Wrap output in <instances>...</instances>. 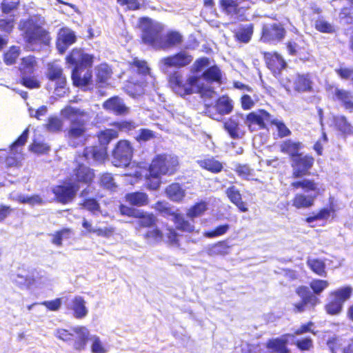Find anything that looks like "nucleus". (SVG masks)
<instances>
[{
    "instance_id": "f257e3e1",
    "label": "nucleus",
    "mask_w": 353,
    "mask_h": 353,
    "mask_svg": "<svg viewBox=\"0 0 353 353\" xmlns=\"http://www.w3.org/2000/svg\"><path fill=\"white\" fill-rule=\"evenodd\" d=\"M179 165L176 157L165 153L157 154L148 166V173L145 175L146 188L150 190H157L161 185V176L174 174Z\"/></svg>"
},
{
    "instance_id": "f03ea898",
    "label": "nucleus",
    "mask_w": 353,
    "mask_h": 353,
    "mask_svg": "<svg viewBox=\"0 0 353 353\" xmlns=\"http://www.w3.org/2000/svg\"><path fill=\"white\" fill-rule=\"evenodd\" d=\"M200 77L190 75L186 79L183 74L178 71H173L168 77L170 87L181 97L190 95L193 93L201 96L210 97L214 93V88L203 83H199Z\"/></svg>"
},
{
    "instance_id": "7ed1b4c3",
    "label": "nucleus",
    "mask_w": 353,
    "mask_h": 353,
    "mask_svg": "<svg viewBox=\"0 0 353 353\" xmlns=\"http://www.w3.org/2000/svg\"><path fill=\"white\" fill-rule=\"evenodd\" d=\"M330 285L327 280L314 279H312L309 286L310 291L306 285H299L295 289L296 294L301 298V301L292 304V311L294 313H302L307 308L314 310L316 306L321 303L318 295H320Z\"/></svg>"
},
{
    "instance_id": "20e7f679",
    "label": "nucleus",
    "mask_w": 353,
    "mask_h": 353,
    "mask_svg": "<svg viewBox=\"0 0 353 353\" xmlns=\"http://www.w3.org/2000/svg\"><path fill=\"white\" fill-rule=\"evenodd\" d=\"M60 114L64 119L69 121V126L65 130V137L69 141L83 139L87 132V122L84 117L87 112L78 108L68 105L63 108Z\"/></svg>"
},
{
    "instance_id": "39448f33",
    "label": "nucleus",
    "mask_w": 353,
    "mask_h": 353,
    "mask_svg": "<svg viewBox=\"0 0 353 353\" xmlns=\"http://www.w3.org/2000/svg\"><path fill=\"white\" fill-rule=\"evenodd\" d=\"M294 190L301 189L305 192H312V194L303 193L296 194L292 199V205L296 209H307L311 208L316 197L321 194L318 183L313 179H303L296 180L290 183Z\"/></svg>"
},
{
    "instance_id": "423d86ee",
    "label": "nucleus",
    "mask_w": 353,
    "mask_h": 353,
    "mask_svg": "<svg viewBox=\"0 0 353 353\" xmlns=\"http://www.w3.org/2000/svg\"><path fill=\"white\" fill-rule=\"evenodd\" d=\"M39 67L38 59L32 54L23 57L18 65L19 83L28 89L39 88L41 82L36 75Z\"/></svg>"
},
{
    "instance_id": "0eeeda50",
    "label": "nucleus",
    "mask_w": 353,
    "mask_h": 353,
    "mask_svg": "<svg viewBox=\"0 0 353 353\" xmlns=\"http://www.w3.org/2000/svg\"><path fill=\"white\" fill-rule=\"evenodd\" d=\"M20 30L23 31L24 38L28 43L48 45L50 32L39 25L34 19L28 18L21 22Z\"/></svg>"
},
{
    "instance_id": "6e6552de",
    "label": "nucleus",
    "mask_w": 353,
    "mask_h": 353,
    "mask_svg": "<svg viewBox=\"0 0 353 353\" xmlns=\"http://www.w3.org/2000/svg\"><path fill=\"white\" fill-rule=\"evenodd\" d=\"M352 294L353 288L350 285H345L330 291L328 300L324 306L326 313L332 316L340 314L345 302L351 298Z\"/></svg>"
},
{
    "instance_id": "1a4fd4ad",
    "label": "nucleus",
    "mask_w": 353,
    "mask_h": 353,
    "mask_svg": "<svg viewBox=\"0 0 353 353\" xmlns=\"http://www.w3.org/2000/svg\"><path fill=\"white\" fill-rule=\"evenodd\" d=\"M142 42L156 49H159L162 37L163 27L157 23H154L149 18L141 19Z\"/></svg>"
},
{
    "instance_id": "9d476101",
    "label": "nucleus",
    "mask_w": 353,
    "mask_h": 353,
    "mask_svg": "<svg viewBox=\"0 0 353 353\" xmlns=\"http://www.w3.org/2000/svg\"><path fill=\"white\" fill-rule=\"evenodd\" d=\"M134 154V148L127 139L117 142L112 150L113 163L117 167H127L130 165Z\"/></svg>"
},
{
    "instance_id": "9b49d317",
    "label": "nucleus",
    "mask_w": 353,
    "mask_h": 353,
    "mask_svg": "<svg viewBox=\"0 0 353 353\" xmlns=\"http://www.w3.org/2000/svg\"><path fill=\"white\" fill-rule=\"evenodd\" d=\"M78 157L74 160V167L70 174V180L79 187V185H92L95 180V170L83 163Z\"/></svg>"
},
{
    "instance_id": "f8f14e48",
    "label": "nucleus",
    "mask_w": 353,
    "mask_h": 353,
    "mask_svg": "<svg viewBox=\"0 0 353 353\" xmlns=\"http://www.w3.org/2000/svg\"><path fill=\"white\" fill-rule=\"evenodd\" d=\"M290 163L292 168V177L301 179L310 174V170L314 164V157L310 154H303L302 152L292 159Z\"/></svg>"
},
{
    "instance_id": "ddd939ff",
    "label": "nucleus",
    "mask_w": 353,
    "mask_h": 353,
    "mask_svg": "<svg viewBox=\"0 0 353 353\" xmlns=\"http://www.w3.org/2000/svg\"><path fill=\"white\" fill-rule=\"evenodd\" d=\"M287 31L281 23L264 24L262 26L260 39L263 43L277 44L285 37Z\"/></svg>"
},
{
    "instance_id": "4468645a",
    "label": "nucleus",
    "mask_w": 353,
    "mask_h": 353,
    "mask_svg": "<svg viewBox=\"0 0 353 353\" xmlns=\"http://www.w3.org/2000/svg\"><path fill=\"white\" fill-rule=\"evenodd\" d=\"M325 90L333 101L339 103L350 112H353V93L351 91L334 84H327Z\"/></svg>"
},
{
    "instance_id": "2eb2a0df",
    "label": "nucleus",
    "mask_w": 353,
    "mask_h": 353,
    "mask_svg": "<svg viewBox=\"0 0 353 353\" xmlns=\"http://www.w3.org/2000/svg\"><path fill=\"white\" fill-rule=\"evenodd\" d=\"M272 116L270 112L264 109H259L257 111L249 112L245 119V122L249 130L253 132L256 130L255 125L260 130L267 128L268 125H270L272 120Z\"/></svg>"
},
{
    "instance_id": "dca6fc26",
    "label": "nucleus",
    "mask_w": 353,
    "mask_h": 353,
    "mask_svg": "<svg viewBox=\"0 0 353 353\" xmlns=\"http://www.w3.org/2000/svg\"><path fill=\"white\" fill-rule=\"evenodd\" d=\"M243 120V114H235L223 121V128L230 138L239 139L244 136L245 131L242 123Z\"/></svg>"
},
{
    "instance_id": "f3484780",
    "label": "nucleus",
    "mask_w": 353,
    "mask_h": 353,
    "mask_svg": "<svg viewBox=\"0 0 353 353\" xmlns=\"http://www.w3.org/2000/svg\"><path fill=\"white\" fill-rule=\"evenodd\" d=\"M71 79L74 86L83 90H92L90 85L93 83L92 70L91 68H72Z\"/></svg>"
},
{
    "instance_id": "a211bd4d",
    "label": "nucleus",
    "mask_w": 353,
    "mask_h": 353,
    "mask_svg": "<svg viewBox=\"0 0 353 353\" xmlns=\"http://www.w3.org/2000/svg\"><path fill=\"white\" fill-rule=\"evenodd\" d=\"M94 57L85 53L82 49L73 48L65 57L67 63L73 66V68H92Z\"/></svg>"
},
{
    "instance_id": "6ab92c4d",
    "label": "nucleus",
    "mask_w": 353,
    "mask_h": 353,
    "mask_svg": "<svg viewBox=\"0 0 353 353\" xmlns=\"http://www.w3.org/2000/svg\"><path fill=\"white\" fill-rule=\"evenodd\" d=\"M45 76L49 82L54 83V90L57 94H59L58 92L60 90L66 88L67 78L61 67L54 64H49Z\"/></svg>"
},
{
    "instance_id": "aec40b11",
    "label": "nucleus",
    "mask_w": 353,
    "mask_h": 353,
    "mask_svg": "<svg viewBox=\"0 0 353 353\" xmlns=\"http://www.w3.org/2000/svg\"><path fill=\"white\" fill-rule=\"evenodd\" d=\"M192 61L193 57L190 54L185 51H180L174 54L162 58L160 60V63L166 68H181L190 65Z\"/></svg>"
},
{
    "instance_id": "412c9836",
    "label": "nucleus",
    "mask_w": 353,
    "mask_h": 353,
    "mask_svg": "<svg viewBox=\"0 0 353 353\" xmlns=\"http://www.w3.org/2000/svg\"><path fill=\"white\" fill-rule=\"evenodd\" d=\"M262 54L267 68L274 76L281 74V71L286 68L287 62L279 52H263Z\"/></svg>"
},
{
    "instance_id": "4be33fe9",
    "label": "nucleus",
    "mask_w": 353,
    "mask_h": 353,
    "mask_svg": "<svg viewBox=\"0 0 353 353\" xmlns=\"http://www.w3.org/2000/svg\"><path fill=\"white\" fill-rule=\"evenodd\" d=\"M79 187L74 183H68L66 185H57L52 189L55 199L62 204L71 202L78 192Z\"/></svg>"
},
{
    "instance_id": "5701e85b",
    "label": "nucleus",
    "mask_w": 353,
    "mask_h": 353,
    "mask_svg": "<svg viewBox=\"0 0 353 353\" xmlns=\"http://www.w3.org/2000/svg\"><path fill=\"white\" fill-rule=\"evenodd\" d=\"M77 157L80 160H84L87 162L90 161L99 163L104 162L108 158V150L106 147H102L101 145L86 146Z\"/></svg>"
},
{
    "instance_id": "b1692460",
    "label": "nucleus",
    "mask_w": 353,
    "mask_h": 353,
    "mask_svg": "<svg viewBox=\"0 0 353 353\" xmlns=\"http://www.w3.org/2000/svg\"><path fill=\"white\" fill-rule=\"evenodd\" d=\"M77 41L75 32L69 28L59 30L56 39V48L60 54H63L71 45Z\"/></svg>"
},
{
    "instance_id": "393cba45",
    "label": "nucleus",
    "mask_w": 353,
    "mask_h": 353,
    "mask_svg": "<svg viewBox=\"0 0 353 353\" xmlns=\"http://www.w3.org/2000/svg\"><path fill=\"white\" fill-rule=\"evenodd\" d=\"M303 45H300L294 40H290L285 45L290 56L297 57L301 61H307L310 59L309 47L303 41Z\"/></svg>"
},
{
    "instance_id": "a878e982",
    "label": "nucleus",
    "mask_w": 353,
    "mask_h": 353,
    "mask_svg": "<svg viewBox=\"0 0 353 353\" xmlns=\"http://www.w3.org/2000/svg\"><path fill=\"white\" fill-rule=\"evenodd\" d=\"M207 83L221 85L224 82L225 74L221 68L216 64H214L205 69L199 76Z\"/></svg>"
},
{
    "instance_id": "bb28decb",
    "label": "nucleus",
    "mask_w": 353,
    "mask_h": 353,
    "mask_svg": "<svg viewBox=\"0 0 353 353\" xmlns=\"http://www.w3.org/2000/svg\"><path fill=\"white\" fill-rule=\"evenodd\" d=\"M103 108L117 116L125 115L129 112V108L118 96H114L105 100L103 103Z\"/></svg>"
},
{
    "instance_id": "cd10ccee",
    "label": "nucleus",
    "mask_w": 353,
    "mask_h": 353,
    "mask_svg": "<svg viewBox=\"0 0 353 353\" xmlns=\"http://www.w3.org/2000/svg\"><path fill=\"white\" fill-rule=\"evenodd\" d=\"M290 334H285L281 337L270 339L267 341L265 347L272 353H290V350L288 347Z\"/></svg>"
},
{
    "instance_id": "c85d7f7f",
    "label": "nucleus",
    "mask_w": 353,
    "mask_h": 353,
    "mask_svg": "<svg viewBox=\"0 0 353 353\" xmlns=\"http://www.w3.org/2000/svg\"><path fill=\"white\" fill-rule=\"evenodd\" d=\"M235 41L239 43H248L254 33V24H240L232 31Z\"/></svg>"
},
{
    "instance_id": "c756f323",
    "label": "nucleus",
    "mask_w": 353,
    "mask_h": 353,
    "mask_svg": "<svg viewBox=\"0 0 353 353\" xmlns=\"http://www.w3.org/2000/svg\"><path fill=\"white\" fill-rule=\"evenodd\" d=\"M233 101L227 95H223L219 97L215 102L212 107L209 106L207 112L210 114L211 109H214L217 114L220 115H225L231 113L233 110Z\"/></svg>"
},
{
    "instance_id": "7c9ffc66",
    "label": "nucleus",
    "mask_w": 353,
    "mask_h": 353,
    "mask_svg": "<svg viewBox=\"0 0 353 353\" xmlns=\"http://www.w3.org/2000/svg\"><path fill=\"white\" fill-rule=\"evenodd\" d=\"M183 42V36L176 30H169L162 36L160 43L161 50H165L181 45Z\"/></svg>"
},
{
    "instance_id": "2f4dec72",
    "label": "nucleus",
    "mask_w": 353,
    "mask_h": 353,
    "mask_svg": "<svg viewBox=\"0 0 353 353\" xmlns=\"http://www.w3.org/2000/svg\"><path fill=\"white\" fill-rule=\"evenodd\" d=\"M225 194L229 201L234 204L241 212L248 211L246 203L243 201L242 195L234 185H230L225 190Z\"/></svg>"
},
{
    "instance_id": "473e14b6",
    "label": "nucleus",
    "mask_w": 353,
    "mask_h": 353,
    "mask_svg": "<svg viewBox=\"0 0 353 353\" xmlns=\"http://www.w3.org/2000/svg\"><path fill=\"white\" fill-rule=\"evenodd\" d=\"M197 164L203 170L213 174H218L223 170V163L214 157L207 155L197 161Z\"/></svg>"
},
{
    "instance_id": "72a5a7b5",
    "label": "nucleus",
    "mask_w": 353,
    "mask_h": 353,
    "mask_svg": "<svg viewBox=\"0 0 353 353\" xmlns=\"http://www.w3.org/2000/svg\"><path fill=\"white\" fill-rule=\"evenodd\" d=\"M128 70L132 74H137L142 78L151 75L150 68L147 61L139 59L137 57L133 58L132 60L128 63Z\"/></svg>"
},
{
    "instance_id": "f704fd0d",
    "label": "nucleus",
    "mask_w": 353,
    "mask_h": 353,
    "mask_svg": "<svg viewBox=\"0 0 353 353\" xmlns=\"http://www.w3.org/2000/svg\"><path fill=\"white\" fill-rule=\"evenodd\" d=\"M294 90L298 92H309L312 90V81L310 74H296L294 80Z\"/></svg>"
},
{
    "instance_id": "c9c22d12",
    "label": "nucleus",
    "mask_w": 353,
    "mask_h": 353,
    "mask_svg": "<svg viewBox=\"0 0 353 353\" xmlns=\"http://www.w3.org/2000/svg\"><path fill=\"white\" fill-rule=\"evenodd\" d=\"M302 148L303 144L301 142L294 141L290 139L283 141L280 145V151L288 154L290 160L299 155Z\"/></svg>"
},
{
    "instance_id": "e433bc0d",
    "label": "nucleus",
    "mask_w": 353,
    "mask_h": 353,
    "mask_svg": "<svg viewBox=\"0 0 353 353\" xmlns=\"http://www.w3.org/2000/svg\"><path fill=\"white\" fill-rule=\"evenodd\" d=\"M175 224L176 230L185 232L192 233L195 230L194 221L193 219H186L181 214L176 213L172 219Z\"/></svg>"
},
{
    "instance_id": "4c0bfd02",
    "label": "nucleus",
    "mask_w": 353,
    "mask_h": 353,
    "mask_svg": "<svg viewBox=\"0 0 353 353\" xmlns=\"http://www.w3.org/2000/svg\"><path fill=\"white\" fill-rule=\"evenodd\" d=\"M165 192L168 198L174 202L179 203L185 196V189L181 184L176 182L168 185L165 189Z\"/></svg>"
},
{
    "instance_id": "58836bf2",
    "label": "nucleus",
    "mask_w": 353,
    "mask_h": 353,
    "mask_svg": "<svg viewBox=\"0 0 353 353\" xmlns=\"http://www.w3.org/2000/svg\"><path fill=\"white\" fill-rule=\"evenodd\" d=\"M125 200L132 206L142 207L149 203L148 195L140 191L127 193L125 195Z\"/></svg>"
},
{
    "instance_id": "ea45409f",
    "label": "nucleus",
    "mask_w": 353,
    "mask_h": 353,
    "mask_svg": "<svg viewBox=\"0 0 353 353\" xmlns=\"http://www.w3.org/2000/svg\"><path fill=\"white\" fill-rule=\"evenodd\" d=\"M232 248L227 239L219 241L208 248V254L210 256H225L230 253Z\"/></svg>"
},
{
    "instance_id": "a19ab883",
    "label": "nucleus",
    "mask_w": 353,
    "mask_h": 353,
    "mask_svg": "<svg viewBox=\"0 0 353 353\" xmlns=\"http://www.w3.org/2000/svg\"><path fill=\"white\" fill-rule=\"evenodd\" d=\"M72 331L78 336L73 344L74 348L77 351L85 350L88 341L89 334L87 329L83 326H78L72 327Z\"/></svg>"
},
{
    "instance_id": "79ce46f5",
    "label": "nucleus",
    "mask_w": 353,
    "mask_h": 353,
    "mask_svg": "<svg viewBox=\"0 0 353 353\" xmlns=\"http://www.w3.org/2000/svg\"><path fill=\"white\" fill-rule=\"evenodd\" d=\"M70 308L73 311L74 316L78 319L84 318L88 314L85 301L80 296H76L73 298Z\"/></svg>"
},
{
    "instance_id": "37998d69",
    "label": "nucleus",
    "mask_w": 353,
    "mask_h": 353,
    "mask_svg": "<svg viewBox=\"0 0 353 353\" xmlns=\"http://www.w3.org/2000/svg\"><path fill=\"white\" fill-rule=\"evenodd\" d=\"M135 219L139 228H149L153 227L157 221L156 216L152 212L139 210Z\"/></svg>"
},
{
    "instance_id": "c03bdc74",
    "label": "nucleus",
    "mask_w": 353,
    "mask_h": 353,
    "mask_svg": "<svg viewBox=\"0 0 353 353\" xmlns=\"http://www.w3.org/2000/svg\"><path fill=\"white\" fill-rule=\"evenodd\" d=\"M219 7L223 13L230 16H237L242 10L236 0H219Z\"/></svg>"
},
{
    "instance_id": "a18cd8bd",
    "label": "nucleus",
    "mask_w": 353,
    "mask_h": 353,
    "mask_svg": "<svg viewBox=\"0 0 353 353\" xmlns=\"http://www.w3.org/2000/svg\"><path fill=\"white\" fill-rule=\"evenodd\" d=\"M306 264L310 270L315 274L325 277L327 276L326 265L323 260L320 259H307Z\"/></svg>"
},
{
    "instance_id": "49530a36",
    "label": "nucleus",
    "mask_w": 353,
    "mask_h": 353,
    "mask_svg": "<svg viewBox=\"0 0 353 353\" xmlns=\"http://www.w3.org/2000/svg\"><path fill=\"white\" fill-rule=\"evenodd\" d=\"M118 132L112 128H107L103 130H100L97 134V137L100 145L102 147H106L107 148L110 141L118 138Z\"/></svg>"
},
{
    "instance_id": "de8ad7c7",
    "label": "nucleus",
    "mask_w": 353,
    "mask_h": 353,
    "mask_svg": "<svg viewBox=\"0 0 353 353\" xmlns=\"http://www.w3.org/2000/svg\"><path fill=\"white\" fill-rule=\"evenodd\" d=\"M112 71L107 65H99L96 71V81L102 87L111 77Z\"/></svg>"
},
{
    "instance_id": "09e8293b",
    "label": "nucleus",
    "mask_w": 353,
    "mask_h": 353,
    "mask_svg": "<svg viewBox=\"0 0 353 353\" xmlns=\"http://www.w3.org/2000/svg\"><path fill=\"white\" fill-rule=\"evenodd\" d=\"M234 171L239 176L241 177L245 180L258 181L257 179H254L252 177L254 176V170L251 168L248 164L238 163L235 166Z\"/></svg>"
},
{
    "instance_id": "8fccbe9b",
    "label": "nucleus",
    "mask_w": 353,
    "mask_h": 353,
    "mask_svg": "<svg viewBox=\"0 0 353 353\" xmlns=\"http://www.w3.org/2000/svg\"><path fill=\"white\" fill-rule=\"evenodd\" d=\"M115 128V130L118 132H125L127 134H130L132 131L134 130L137 125L132 121L129 120H122L119 121H114L112 123Z\"/></svg>"
},
{
    "instance_id": "3c124183",
    "label": "nucleus",
    "mask_w": 353,
    "mask_h": 353,
    "mask_svg": "<svg viewBox=\"0 0 353 353\" xmlns=\"http://www.w3.org/2000/svg\"><path fill=\"white\" fill-rule=\"evenodd\" d=\"M20 54V49L19 47L12 46L9 48V49L3 53V59L4 63L7 65H11L16 63L17 59H18Z\"/></svg>"
},
{
    "instance_id": "603ef678",
    "label": "nucleus",
    "mask_w": 353,
    "mask_h": 353,
    "mask_svg": "<svg viewBox=\"0 0 353 353\" xmlns=\"http://www.w3.org/2000/svg\"><path fill=\"white\" fill-rule=\"evenodd\" d=\"M62 120L57 116H50L48 118L45 128L50 132H58L63 128Z\"/></svg>"
},
{
    "instance_id": "864d4df0",
    "label": "nucleus",
    "mask_w": 353,
    "mask_h": 353,
    "mask_svg": "<svg viewBox=\"0 0 353 353\" xmlns=\"http://www.w3.org/2000/svg\"><path fill=\"white\" fill-rule=\"evenodd\" d=\"M207 210L206 203L203 201L196 203L191 206L186 212V216L189 219H193L194 218L201 216Z\"/></svg>"
},
{
    "instance_id": "5fc2aeb1",
    "label": "nucleus",
    "mask_w": 353,
    "mask_h": 353,
    "mask_svg": "<svg viewBox=\"0 0 353 353\" xmlns=\"http://www.w3.org/2000/svg\"><path fill=\"white\" fill-rule=\"evenodd\" d=\"M80 205L92 214L101 212V206L98 201L93 197L85 198L81 201Z\"/></svg>"
},
{
    "instance_id": "6e6d98bb",
    "label": "nucleus",
    "mask_w": 353,
    "mask_h": 353,
    "mask_svg": "<svg viewBox=\"0 0 353 353\" xmlns=\"http://www.w3.org/2000/svg\"><path fill=\"white\" fill-rule=\"evenodd\" d=\"M29 130L25 129L20 136L10 145V150L14 154L21 152V150H18V148H22L26 143L28 137Z\"/></svg>"
},
{
    "instance_id": "4d7b16f0",
    "label": "nucleus",
    "mask_w": 353,
    "mask_h": 353,
    "mask_svg": "<svg viewBox=\"0 0 353 353\" xmlns=\"http://www.w3.org/2000/svg\"><path fill=\"white\" fill-rule=\"evenodd\" d=\"M333 123L334 127L341 132L349 133L351 132V125L345 116L340 115L334 117Z\"/></svg>"
},
{
    "instance_id": "13d9d810",
    "label": "nucleus",
    "mask_w": 353,
    "mask_h": 353,
    "mask_svg": "<svg viewBox=\"0 0 353 353\" xmlns=\"http://www.w3.org/2000/svg\"><path fill=\"white\" fill-rule=\"evenodd\" d=\"M229 229L230 225L228 223H225L216 226L213 230L205 231L203 233V235L207 238L213 239L226 234Z\"/></svg>"
},
{
    "instance_id": "bf43d9fd",
    "label": "nucleus",
    "mask_w": 353,
    "mask_h": 353,
    "mask_svg": "<svg viewBox=\"0 0 353 353\" xmlns=\"http://www.w3.org/2000/svg\"><path fill=\"white\" fill-rule=\"evenodd\" d=\"M154 209L164 216H171L172 218L176 212L172 211L168 203L164 201H158L154 204Z\"/></svg>"
},
{
    "instance_id": "052dcab7",
    "label": "nucleus",
    "mask_w": 353,
    "mask_h": 353,
    "mask_svg": "<svg viewBox=\"0 0 353 353\" xmlns=\"http://www.w3.org/2000/svg\"><path fill=\"white\" fill-rule=\"evenodd\" d=\"M210 64V59L207 57H201L196 59L190 68V72L193 75L199 74L204 68Z\"/></svg>"
},
{
    "instance_id": "680f3d73",
    "label": "nucleus",
    "mask_w": 353,
    "mask_h": 353,
    "mask_svg": "<svg viewBox=\"0 0 353 353\" xmlns=\"http://www.w3.org/2000/svg\"><path fill=\"white\" fill-rule=\"evenodd\" d=\"M99 184L104 188L108 190H114L116 188V185L114 181V178L110 173H103L101 174L99 178Z\"/></svg>"
},
{
    "instance_id": "e2e57ef3",
    "label": "nucleus",
    "mask_w": 353,
    "mask_h": 353,
    "mask_svg": "<svg viewBox=\"0 0 353 353\" xmlns=\"http://www.w3.org/2000/svg\"><path fill=\"white\" fill-rule=\"evenodd\" d=\"M156 138L155 132L148 129V128H141L139 130V132L138 135L135 137V139L141 143V142H146L151 139H154Z\"/></svg>"
},
{
    "instance_id": "0e129e2a",
    "label": "nucleus",
    "mask_w": 353,
    "mask_h": 353,
    "mask_svg": "<svg viewBox=\"0 0 353 353\" xmlns=\"http://www.w3.org/2000/svg\"><path fill=\"white\" fill-rule=\"evenodd\" d=\"M270 125H275L277 128L279 136L281 138L291 134L290 129L281 121L272 118Z\"/></svg>"
},
{
    "instance_id": "69168bd1",
    "label": "nucleus",
    "mask_w": 353,
    "mask_h": 353,
    "mask_svg": "<svg viewBox=\"0 0 353 353\" xmlns=\"http://www.w3.org/2000/svg\"><path fill=\"white\" fill-rule=\"evenodd\" d=\"M339 77L343 80L353 81V68H347L341 65L334 70Z\"/></svg>"
},
{
    "instance_id": "338daca9",
    "label": "nucleus",
    "mask_w": 353,
    "mask_h": 353,
    "mask_svg": "<svg viewBox=\"0 0 353 353\" xmlns=\"http://www.w3.org/2000/svg\"><path fill=\"white\" fill-rule=\"evenodd\" d=\"M119 213L122 216H125L131 218H135L137 214L139 213V211L140 210L134 208V206H128L124 204H121L119 206Z\"/></svg>"
},
{
    "instance_id": "774afa93",
    "label": "nucleus",
    "mask_w": 353,
    "mask_h": 353,
    "mask_svg": "<svg viewBox=\"0 0 353 353\" xmlns=\"http://www.w3.org/2000/svg\"><path fill=\"white\" fill-rule=\"evenodd\" d=\"M92 353H106L107 349L100 340L99 336H94L92 338V344L91 345Z\"/></svg>"
}]
</instances>
